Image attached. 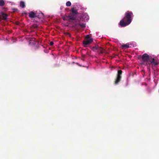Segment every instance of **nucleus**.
Wrapping results in <instances>:
<instances>
[{
  "label": "nucleus",
  "instance_id": "f257e3e1",
  "mask_svg": "<svg viewBox=\"0 0 159 159\" xmlns=\"http://www.w3.org/2000/svg\"><path fill=\"white\" fill-rule=\"evenodd\" d=\"M133 16V14L132 11H127L125 13V17L120 21L119 25L121 27H125L129 25L131 22Z\"/></svg>",
  "mask_w": 159,
  "mask_h": 159
},
{
  "label": "nucleus",
  "instance_id": "f03ea898",
  "mask_svg": "<svg viewBox=\"0 0 159 159\" xmlns=\"http://www.w3.org/2000/svg\"><path fill=\"white\" fill-rule=\"evenodd\" d=\"M78 14V13L75 8L73 7L71 9V13L67 17L69 20H75V22L78 20L76 19Z\"/></svg>",
  "mask_w": 159,
  "mask_h": 159
},
{
  "label": "nucleus",
  "instance_id": "7ed1b4c3",
  "mask_svg": "<svg viewBox=\"0 0 159 159\" xmlns=\"http://www.w3.org/2000/svg\"><path fill=\"white\" fill-rule=\"evenodd\" d=\"M142 59L143 61L142 64L148 66V62H149V61H148L149 60L148 55L146 53L143 54L142 55Z\"/></svg>",
  "mask_w": 159,
  "mask_h": 159
},
{
  "label": "nucleus",
  "instance_id": "20e7f679",
  "mask_svg": "<svg viewBox=\"0 0 159 159\" xmlns=\"http://www.w3.org/2000/svg\"><path fill=\"white\" fill-rule=\"evenodd\" d=\"M122 73V71L121 70H118L116 75V77L114 82L115 84H116L120 81L122 78L121 75Z\"/></svg>",
  "mask_w": 159,
  "mask_h": 159
},
{
  "label": "nucleus",
  "instance_id": "39448f33",
  "mask_svg": "<svg viewBox=\"0 0 159 159\" xmlns=\"http://www.w3.org/2000/svg\"><path fill=\"white\" fill-rule=\"evenodd\" d=\"M81 17H79L77 18V21H76V22H74V26L75 27L78 28L79 27H80L82 28H84L85 27V24L83 23H81L80 20H81Z\"/></svg>",
  "mask_w": 159,
  "mask_h": 159
},
{
  "label": "nucleus",
  "instance_id": "423d86ee",
  "mask_svg": "<svg viewBox=\"0 0 159 159\" xmlns=\"http://www.w3.org/2000/svg\"><path fill=\"white\" fill-rule=\"evenodd\" d=\"M93 41V39L89 37L88 35L86 36V39L83 41V44L85 45L89 44Z\"/></svg>",
  "mask_w": 159,
  "mask_h": 159
},
{
  "label": "nucleus",
  "instance_id": "0eeeda50",
  "mask_svg": "<svg viewBox=\"0 0 159 159\" xmlns=\"http://www.w3.org/2000/svg\"><path fill=\"white\" fill-rule=\"evenodd\" d=\"M92 50L94 51H96L97 50L100 51L101 53L103 52L102 48L98 45L93 47Z\"/></svg>",
  "mask_w": 159,
  "mask_h": 159
},
{
  "label": "nucleus",
  "instance_id": "6e6552de",
  "mask_svg": "<svg viewBox=\"0 0 159 159\" xmlns=\"http://www.w3.org/2000/svg\"><path fill=\"white\" fill-rule=\"evenodd\" d=\"M152 64V66H154L157 65L158 64V62L155 61V59L154 58H152L151 60H149L148 65H150Z\"/></svg>",
  "mask_w": 159,
  "mask_h": 159
},
{
  "label": "nucleus",
  "instance_id": "1a4fd4ad",
  "mask_svg": "<svg viewBox=\"0 0 159 159\" xmlns=\"http://www.w3.org/2000/svg\"><path fill=\"white\" fill-rule=\"evenodd\" d=\"M29 16L31 18H34L35 17H37L38 18H40V17H39V16H37L36 13H34L33 11H31L29 13Z\"/></svg>",
  "mask_w": 159,
  "mask_h": 159
},
{
  "label": "nucleus",
  "instance_id": "9d476101",
  "mask_svg": "<svg viewBox=\"0 0 159 159\" xmlns=\"http://www.w3.org/2000/svg\"><path fill=\"white\" fill-rule=\"evenodd\" d=\"M1 15L2 17V19L5 20H6L7 19V17L8 16V15L7 14L5 13L2 11H1Z\"/></svg>",
  "mask_w": 159,
  "mask_h": 159
},
{
  "label": "nucleus",
  "instance_id": "9b49d317",
  "mask_svg": "<svg viewBox=\"0 0 159 159\" xmlns=\"http://www.w3.org/2000/svg\"><path fill=\"white\" fill-rule=\"evenodd\" d=\"M20 7L22 8H24L25 7V5L24 2L23 1H21L20 2Z\"/></svg>",
  "mask_w": 159,
  "mask_h": 159
},
{
  "label": "nucleus",
  "instance_id": "f8f14e48",
  "mask_svg": "<svg viewBox=\"0 0 159 159\" xmlns=\"http://www.w3.org/2000/svg\"><path fill=\"white\" fill-rule=\"evenodd\" d=\"M121 47L123 48H128L129 47V44L127 43L122 45Z\"/></svg>",
  "mask_w": 159,
  "mask_h": 159
},
{
  "label": "nucleus",
  "instance_id": "ddd939ff",
  "mask_svg": "<svg viewBox=\"0 0 159 159\" xmlns=\"http://www.w3.org/2000/svg\"><path fill=\"white\" fill-rule=\"evenodd\" d=\"M5 5V2L3 0H0V6H3Z\"/></svg>",
  "mask_w": 159,
  "mask_h": 159
},
{
  "label": "nucleus",
  "instance_id": "4468645a",
  "mask_svg": "<svg viewBox=\"0 0 159 159\" xmlns=\"http://www.w3.org/2000/svg\"><path fill=\"white\" fill-rule=\"evenodd\" d=\"M66 5L67 7H70L71 5V3L70 1H68L66 3Z\"/></svg>",
  "mask_w": 159,
  "mask_h": 159
},
{
  "label": "nucleus",
  "instance_id": "2eb2a0df",
  "mask_svg": "<svg viewBox=\"0 0 159 159\" xmlns=\"http://www.w3.org/2000/svg\"><path fill=\"white\" fill-rule=\"evenodd\" d=\"M34 28L36 29L38 27V25L36 24H35L33 25Z\"/></svg>",
  "mask_w": 159,
  "mask_h": 159
},
{
  "label": "nucleus",
  "instance_id": "dca6fc26",
  "mask_svg": "<svg viewBox=\"0 0 159 159\" xmlns=\"http://www.w3.org/2000/svg\"><path fill=\"white\" fill-rule=\"evenodd\" d=\"M50 45L51 46H52L54 44V43H53V42H51L50 43H49Z\"/></svg>",
  "mask_w": 159,
  "mask_h": 159
},
{
  "label": "nucleus",
  "instance_id": "f3484780",
  "mask_svg": "<svg viewBox=\"0 0 159 159\" xmlns=\"http://www.w3.org/2000/svg\"><path fill=\"white\" fill-rule=\"evenodd\" d=\"M14 11H18L17 9H16V8L14 9Z\"/></svg>",
  "mask_w": 159,
  "mask_h": 159
},
{
  "label": "nucleus",
  "instance_id": "a211bd4d",
  "mask_svg": "<svg viewBox=\"0 0 159 159\" xmlns=\"http://www.w3.org/2000/svg\"><path fill=\"white\" fill-rule=\"evenodd\" d=\"M82 60L83 61H84V56H83V58H82Z\"/></svg>",
  "mask_w": 159,
  "mask_h": 159
},
{
  "label": "nucleus",
  "instance_id": "6ab92c4d",
  "mask_svg": "<svg viewBox=\"0 0 159 159\" xmlns=\"http://www.w3.org/2000/svg\"><path fill=\"white\" fill-rule=\"evenodd\" d=\"M41 14L43 16V13H41Z\"/></svg>",
  "mask_w": 159,
  "mask_h": 159
},
{
  "label": "nucleus",
  "instance_id": "aec40b11",
  "mask_svg": "<svg viewBox=\"0 0 159 159\" xmlns=\"http://www.w3.org/2000/svg\"><path fill=\"white\" fill-rule=\"evenodd\" d=\"M0 19H1V17H0Z\"/></svg>",
  "mask_w": 159,
  "mask_h": 159
}]
</instances>
